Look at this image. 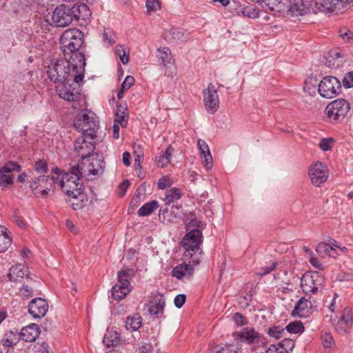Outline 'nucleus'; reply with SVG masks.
<instances>
[{
  "label": "nucleus",
  "instance_id": "f257e3e1",
  "mask_svg": "<svg viewBox=\"0 0 353 353\" xmlns=\"http://www.w3.org/2000/svg\"><path fill=\"white\" fill-rule=\"evenodd\" d=\"M85 65L79 68V63L70 59H53L47 68V74L51 81L59 82L76 81L81 82L84 77Z\"/></svg>",
  "mask_w": 353,
  "mask_h": 353
},
{
  "label": "nucleus",
  "instance_id": "f03ea898",
  "mask_svg": "<svg viewBox=\"0 0 353 353\" xmlns=\"http://www.w3.org/2000/svg\"><path fill=\"white\" fill-rule=\"evenodd\" d=\"M54 174L57 175V185H58L65 194L73 199L80 198V203H72L74 210L82 208L84 205L83 196L82 192V183L81 179L82 171L79 168L73 166L69 172L63 173L61 170L56 168Z\"/></svg>",
  "mask_w": 353,
  "mask_h": 353
},
{
  "label": "nucleus",
  "instance_id": "7ed1b4c3",
  "mask_svg": "<svg viewBox=\"0 0 353 353\" xmlns=\"http://www.w3.org/2000/svg\"><path fill=\"white\" fill-rule=\"evenodd\" d=\"M83 34L78 29H68L61 35L60 42L65 59H70L79 63V68L85 65V55L83 50Z\"/></svg>",
  "mask_w": 353,
  "mask_h": 353
},
{
  "label": "nucleus",
  "instance_id": "20e7f679",
  "mask_svg": "<svg viewBox=\"0 0 353 353\" xmlns=\"http://www.w3.org/2000/svg\"><path fill=\"white\" fill-rule=\"evenodd\" d=\"M88 12V7L84 3L74 4L72 7L65 5L57 6L52 16V23L57 27H65L69 26L73 21H78L81 17V12Z\"/></svg>",
  "mask_w": 353,
  "mask_h": 353
},
{
  "label": "nucleus",
  "instance_id": "39448f33",
  "mask_svg": "<svg viewBox=\"0 0 353 353\" xmlns=\"http://www.w3.org/2000/svg\"><path fill=\"white\" fill-rule=\"evenodd\" d=\"M202 243V232L201 230H194L188 232L181 241L184 248V256L190 260V263L198 265L201 261L202 250L200 248Z\"/></svg>",
  "mask_w": 353,
  "mask_h": 353
},
{
  "label": "nucleus",
  "instance_id": "423d86ee",
  "mask_svg": "<svg viewBox=\"0 0 353 353\" xmlns=\"http://www.w3.org/2000/svg\"><path fill=\"white\" fill-rule=\"evenodd\" d=\"M99 123L97 115L87 110L78 112L74 120V128L81 131L82 134L86 135L89 139L96 137Z\"/></svg>",
  "mask_w": 353,
  "mask_h": 353
},
{
  "label": "nucleus",
  "instance_id": "0eeeda50",
  "mask_svg": "<svg viewBox=\"0 0 353 353\" xmlns=\"http://www.w3.org/2000/svg\"><path fill=\"white\" fill-rule=\"evenodd\" d=\"M350 110V103L344 99L330 102L325 109V115L330 123H340L347 117Z\"/></svg>",
  "mask_w": 353,
  "mask_h": 353
},
{
  "label": "nucleus",
  "instance_id": "6e6552de",
  "mask_svg": "<svg viewBox=\"0 0 353 353\" xmlns=\"http://www.w3.org/2000/svg\"><path fill=\"white\" fill-rule=\"evenodd\" d=\"M57 185V175L54 171L51 176L39 175L32 179L30 184L31 190L37 196H46Z\"/></svg>",
  "mask_w": 353,
  "mask_h": 353
},
{
  "label": "nucleus",
  "instance_id": "1a4fd4ad",
  "mask_svg": "<svg viewBox=\"0 0 353 353\" xmlns=\"http://www.w3.org/2000/svg\"><path fill=\"white\" fill-rule=\"evenodd\" d=\"M341 90L339 80L333 76L325 77L318 84V92L323 98L336 97Z\"/></svg>",
  "mask_w": 353,
  "mask_h": 353
},
{
  "label": "nucleus",
  "instance_id": "9d476101",
  "mask_svg": "<svg viewBox=\"0 0 353 353\" xmlns=\"http://www.w3.org/2000/svg\"><path fill=\"white\" fill-rule=\"evenodd\" d=\"M324 279L319 272L305 273L301 278V286L307 294H316L323 288Z\"/></svg>",
  "mask_w": 353,
  "mask_h": 353
},
{
  "label": "nucleus",
  "instance_id": "9b49d317",
  "mask_svg": "<svg viewBox=\"0 0 353 353\" xmlns=\"http://www.w3.org/2000/svg\"><path fill=\"white\" fill-rule=\"evenodd\" d=\"M130 270H121L118 272V281L112 288L114 299L121 300L125 298L131 291L128 279L130 276Z\"/></svg>",
  "mask_w": 353,
  "mask_h": 353
},
{
  "label": "nucleus",
  "instance_id": "f8f14e48",
  "mask_svg": "<svg viewBox=\"0 0 353 353\" xmlns=\"http://www.w3.org/2000/svg\"><path fill=\"white\" fill-rule=\"evenodd\" d=\"M59 83L60 84L57 86L56 89L59 97L68 101H73L77 99L80 94L79 82L70 81V83Z\"/></svg>",
  "mask_w": 353,
  "mask_h": 353
},
{
  "label": "nucleus",
  "instance_id": "ddd939ff",
  "mask_svg": "<svg viewBox=\"0 0 353 353\" xmlns=\"http://www.w3.org/2000/svg\"><path fill=\"white\" fill-rule=\"evenodd\" d=\"M308 175L314 185L320 186L327 181L328 170L326 165L323 163L316 162L310 167Z\"/></svg>",
  "mask_w": 353,
  "mask_h": 353
},
{
  "label": "nucleus",
  "instance_id": "4468645a",
  "mask_svg": "<svg viewBox=\"0 0 353 353\" xmlns=\"http://www.w3.org/2000/svg\"><path fill=\"white\" fill-rule=\"evenodd\" d=\"M95 137L89 139L86 135L82 134L74 142V150L78 156L83 160L89 157L94 150L93 140Z\"/></svg>",
  "mask_w": 353,
  "mask_h": 353
},
{
  "label": "nucleus",
  "instance_id": "2eb2a0df",
  "mask_svg": "<svg viewBox=\"0 0 353 353\" xmlns=\"http://www.w3.org/2000/svg\"><path fill=\"white\" fill-rule=\"evenodd\" d=\"M103 164L104 162L103 161L94 158L88 164L86 162L83 161L75 167L79 168V170L82 171V176L85 175L88 177L89 180H92L93 176L102 174Z\"/></svg>",
  "mask_w": 353,
  "mask_h": 353
},
{
  "label": "nucleus",
  "instance_id": "dca6fc26",
  "mask_svg": "<svg viewBox=\"0 0 353 353\" xmlns=\"http://www.w3.org/2000/svg\"><path fill=\"white\" fill-rule=\"evenodd\" d=\"M205 107L210 113H214L219 107V98L217 90L212 83H209L203 91Z\"/></svg>",
  "mask_w": 353,
  "mask_h": 353
},
{
  "label": "nucleus",
  "instance_id": "f3484780",
  "mask_svg": "<svg viewBox=\"0 0 353 353\" xmlns=\"http://www.w3.org/2000/svg\"><path fill=\"white\" fill-rule=\"evenodd\" d=\"M314 0H290L289 11L286 12L287 17L303 16L308 13Z\"/></svg>",
  "mask_w": 353,
  "mask_h": 353
},
{
  "label": "nucleus",
  "instance_id": "a211bd4d",
  "mask_svg": "<svg viewBox=\"0 0 353 353\" xmlns=\"http://www.w3.org/2000/svg\"><path fill=\"white\" fill-rule=\"evenodd\" d=\"M21 171V166L17 163L9 161L0 168V186H8L13 183L12 172Z\"/></svg>",
  "mask_w": 353,
  "mask_h": 353
},
{
  "label": "nucleus",
  "instance_id": "6ab92c4d",
  "mask_svg": "<svg viewBox=\"0 0 353 353\" xmlns=\"http://www.w3.org/2000/svg\"><path fill=\"white\" fill-rule=\"evenodd\" d=\"M48 310L47 301L42 298L32 299L28 305V312L34 319L43 317Z\"/></svg>",
  "mask_w": 353,
  "mask_h": 353
},
{
  "label": "nucleus",
  "instance_id": "aec40b11",
  "mask_svg": "<svg viewBox=\"0 0 353 353\" xmlns=\"http://www.w3.org/2000/svg\"><path fill=\"white\" fill-rule=\"evenodd\" d=\"M19 342L17 332L8 331L0 341V353H14V346Z\"/></svg>",
  "mask_w": 353,
  "mask_h": 353
},
{
  "label": "nucleus",
  "instance_id": "412c9836",
  "mask_svg": "<svg viewBox=\"0 0 353 353\" xmlns=\"http://www.w3.org/2000/svg\"><path fill=\"white\" fill-rule=\"evenodd\" d=\"M290 0H262L261 6L265 12L275 11L285 15L289 11Z\"/></svg>",
  "mask_w": 353,
  "mask_h": 353
},
{
  "label": "nucleus",
  "instance_id": "4be33fe9",
  "mask_svg": "<svg viewBox=\"0 0 353 353\" xmlns=\"http://www.w3.org/2000/svg\"><path fill=\"white\" fill-rule=\"evenodd\" d=\"M236 336L241 342L248 345L259 344L261 341V335L254 328L244 327L240 332L236 333Z\"/></svg>",
  "mask_w": 353,
  "mask_h": 353
},
{
  "label": "nucleus",
  "instance_id": "5701e85b",
  "mask_svg": "<svg viewBox=\"0 0 353 353\" xmlns=\"http://www.w3.org/2000/svg\"><path fill=\"white\" fill-rule=\"evenodd\" d=\"M194 265L193 263H181L173 268L172 275L179 280H188L194 274Z\"/></svg>",
  "mask_w": 353,
  "mask_h": 353
},
{
  "label": "nucleus",
  "instance_id": "b1692460",
  "mask_svg": "<svg viewBox=\"0 0 353 353\" xmlns=\"http://www.w3.org/2000/svg\"><path fill=\"white\" fill-rule=\"evenodd\" d=\"M353 323L352 317L349 308L345 307L343 315L340 319L335 323V329L339 333H347Z\"/></svg>",
  "mask_w": 353,
  "mask_h": 353
},
{
  "label": "nucleus",
  "instance_id": "393cba45",
  "mask_svg": "<svg viewBox=\"0 0 353 353\" xmlns=\"http://www.w3.org/2000/svg\"><path fill=\"white\" fill-rule=\"evenodd\" d=\"M197 146L200 157L202 159V164L207 169H210L212 167L213 163L208 145L204 140L199 139L197 141Z\"/></svg>",
  "mask_w": 353,
  "mask_h": 353
},
{
  "label": "nucleus",
  "instance_id": "a878e982",
  "mask_svg": "<svg viewBox=\"0 0 353 353\" xmlns=\"http://www.w3.org/2000/svg\"><path fill=\"white\" fill-rule=\"evenodd\" d=\"M312 312V303L310 301L305 298L300 299L294 310L292 312V315L299 317H307Z\"/></svg>",
  "mask_w": 353,
  "mask_h": 353
},
{
  "label": "nucleus",
  "instance_id": "bb28decb",
  "mask_svg": "<svg viewBox=\"0 0 353 353\" xmlns=\"http://www.w3.org/2000/svg\"><path fill=\"white\" fill-rule=\"evenodd\" d=\"M19 340L22 339L27 342H32L39 335V327L37 324L32 323L23 327L19 334Z\"/></svg>",
  "mask_w": 353,
  "mask_h": 353
},
{
  "label": "nucleus",
  "instance_id": "cd10ccee",
  "mask_svg": "<svg viewBox=\"0 0 353 353\" xmlns=\"http://www.w3.org/2000/svg\"><path fill=\"white\" fill-rule=\"evenodd\" d=\"M163 38L170 43H177L185 41L188 37L182 30L172 28L164 32Z\"/></svg>",
  "mask_w": 353,
  "mask_h": 353
},
{
  "label": "nucleus",
  "instance_id": "c85d7f7f",
  "mask_svg": "<svg viewBox=\"0 0 353 353\" xmlns=\"http://www.w3.org/2000/svg\"><path fill=\"white\" fill-rule=\"evenodd\" d=\"M28 268L22 264H17L10 268L8 278L11 281H17L28 275Z\"/></svg>",
  "mask_w": 353,
  "mask_h": 353
},
{
  "label": "nucleus",
  "instance_id": "c756f323",
  "mask_svg": "<svg viewBox=\"0 0 353 353\" xmlns=\"http://www.w3.org/2000/svg\"><path fill=\"white\" fill-rule=\"evenodd\" d=\"M165 305V299L161 296L154 298L148 304V312L152 315L162 314Z\"/></svg>",
  "mask_w": 353,
  "mask_h": 353
},
{
  "label": "nucleus",
  "instance_id": "7c9ffc66",
  "mask_svg": "<svg viewBox=\"0 0 353 353\" xmlns=\"http://www.w3.org/2000/svg\"><path fill=\"white\" fill-rule=\"evenodd\" d=\"M12 243V239L8 229L0 225V252H4L8 250Z\"/></svg>",
  "mask_w": 353,
  "mask_h": 353
},
{
  "label": "nucleus",
  "instance_id": "2f4dec72",
  "mask_svg": "<svg viewBox=\"0 0 353 353\" xmlns=\"http://www.w3.org/2000/svg\"><path fill=\"white\" fill-rule=\"evenodd\" d=\"M142 325V319L138 314H134L127 317L125 327L128 331L134 332L138 330Z\"/></svg>",
  "mask_w": 353,
  "mask_h": 353
},
{
  "label": "nucleus",
  "instance_id": "473e14b6",
  "mask_svg": "<svg viewBox=\"0 0 353 353\" xmlns=\"http://www.w3.org/2000/svg\"><path fill=\"white\" fill-rule=\"evenodd\" d=\"M157 57L163 65H167L172 61L171 50L168 47L158 48Z\"/></svg>",
  "mask_w": 353,
  "mask_h": 353
},
{
  "label": "nucleus",
  "instance_id": "72a5a7b5",
  "mask_svg": "<svg viewBox=\"0 0 353 353\" xmlns=\"http://www.w3.org/2000/svg\"><path fill=\"white\" fill-rule=\"evenodd\" d=\"M159 208V203L155 201H151L143 205L137 211L139 216H146L150 215Z\"/></svg>",
  "mask_w": 353,
  "mask_h": 353
},
{
  "label": "nucleus",
  "instance_id": "f704fd0d",
  "mask_svg": "<svg viewBox=\"0 0 353 353\" xmlns=\"http://www.w3.org/2000/svg\"><path fill=\"white\" fill-rule=\"evenodd\" d=\"M339 3V0H316L315 6L321 12H330Z\"/></svg>",
  "mask_w": 353,
  "mask_h": 353
},
{
  "label": "nucleus",
  "instance_id": "c9c22d12",
  "mask_svg": "<svg viewBox=\"0 0 353 353\" xmlns=\"http://www.w3.org/2000/svg\"><path fill=\"white\" fill-rule=\"evenodd\" d=\"M181 196V190L178 188H172L166 191L163 200L166 204H170L177 200H179Z\"/></svg>",
  "mask_w": 353,
  "mask_h": 353
},
{
  "label": "nucleus",
  "instance_id": "e433bc0d",
  "mask_svg": "<svg viewBox=\"0 0 353 353\" xmlns=\"http://www.w3.org/2000/svg\"><path fill=\"white\" fill-rule=\"evenodd\" d=\"M237 15L243 16L251 19H255L259 16L258 11L252 6L245 7L239 6V10H237Z\"/></svg>",
  "mask_w": 353,
  "mask_h": 353
},
{
  "label": "nucleus",
  "instance_id": "4c0bfd02",
  "mask_svg": "<svg viewBox=\"0 0 353 353\" xmlns=\"http://www.w3.org/2000/svg\"><path fill=\"white\" fill-rule=\"evenodd\" d=\"M173 152V149L171 147L167 148V150L157 157L158 166L163 168L170 163V158Z\"/></svg>",
  "mask_w": 353,
  "mask_h": 353
},
{
  "label": "nucleus",
  "instance_id": "58836bf2",
  "mask_svg": "<svg viewBox=\"0 0 353 353\" xmlns=\"http://www.w3.org/2000/svg\"><path fill=\"white\" fill-rule=\"evenodd\" d=\"M318 84L316 79L313 77H309L305 81L303 89L305 92L308 93L310 95H312L315 94L316 88Z\"/></svg>",
  "mask_w": 353,
  "mask_h": 353
},
{
  "label": "nucleus",
  "instance_id": "ea45409f",
  "mask_svg": "<svg viewBox=\"0 0 353 353\" xmlns=\"http://www.w3.org/2000/svg\"><path fill=\"white\" fill-rule=\"evenodd\" d=\"M284 353H291L294 347V341L290 339H285L278 344H275Z\"/></svg>",
  "mask_w": 353,
  "mask_h": 353
},
{
  "label": "nucleus",
  "instance_id": "a19ab883",
  "mask_svg": "<svg viewBox=\"0 0 353 353\" xmlns=\"http://www.w3.org/2000/svg\"><path fill=\"white\" fill-rule=\"evenodd\" d=\"M33 286L25 283L19 290V295L24 299H27L32 296L33 295Z\"/></svg>",
  "mask_w": 353,
  "mask_h": 353
},
{
  "label": "nucleus",
  "instance_id": "79ce46f5",
  "mask_svg": "<svg viewBox=\"0 0 353 353\" xmlns=\"http://www.w3.org/2000/svg\"><path fill=\"white\" fill-rule=\"evenodd\" d=\"M286 330L289 333L299 334L302 333L304 330V327L301 322L294 321L289 323L286 327Z\"/></svg>",
  "mask_w": 353,
  "mask_h": 353
},
{
  "label": "nucleus",
  "instance_id": "37998d69",
  "mask_svg": "<svg viewBox=\"0 0 353 353\" xmlns=\"http://www.w3.org/2000/svg\"><path fill=\"white\" fill-rule=\"evenodd\" d=\"M202 226V222L196 219L194 216H192L190 221L186 223V230L188 232L194 230H201Z\"/></svg>",
  "mask_w": 353,
  "mask_h": 353
},
{
  "label": "nucleus",
  "instance_id": "c03bdc74",
  "mask_svg": "<svg viewBox=\"0 0 353 353\" xmlns=\"http://www.w3.org/2000/svg\"><path fill=\"white\" fill-rule=\"evenodd\" d=\"M174 183L173 180L168 176H164L160 178L157 182V187L160 190H164L170 188Z\"/></svg>",
  "mask_w": 353,
  "mask_h": 353
},
{
  "label": "nucleus",
  "instance_id": "a18cd8bd",
  "mask_svg": "<svg viewBox=\"0 0 353 353\" xmlns=\"http://www.w3.org/2000/svg\"><path fill=\"white\" fill-rule=\"evenodd\" d=\"M104 45L109 47L114 43V35L110 30H105L103 34Z\"/></svg>",
  "mask_w": 353,
  "mask_h": 353
},
{
  "label": "nucleus",
  "instance_id": "49530a36",
  "mask_svg": "<svg viewBox=\"0 0 353 353\" xmlns=\"http://www.w3.org/2000/svg\"><path fill=\"white\" fill-rule=\"evenodd\" d=\"M331 250V245L325 243H320L317 245L316 251L322 257L328 256L329 251Z\"/></svg>",
  "mask_w": 353,
  "mask_h": 353
},
{
  "label": "nucleus",
  "instance_id": "de8ad7c7",
  "mask_svg": "<svg viewBox=\"0 0 353 353\" xmlns=\"http://www.w3.org/2000/svg\"><path fill=\"white\" fill-rule=\"evenodd\" d=\"M119 341V338L116 334H106L104 337L103 342L108 347L114 346Z\"/></svg>",
  "mask_w": 353,
  "mask_h": 353
},
{
  "label": "nucleus",
  "instance_id": "09e8293b",
  "mask_svg": "<svg viewBox=\"0 0 353 353\" xmlns=\"http://www.w3.org/2000/svg\"><path fill=\"white\" fill-rule=\"evenodd\" d=\"M334 142V141L332 138H324L321 140L319 146L323 151H329L332 150Z\"/></svg>",
  "mask_w": 353,
  "mask_h": 353
},
{
  "label": "nucleus",
  "instance_id": "8fccbe9b",
  "mask_svg": "<svg viewBox=\"0 0 353 353\" xmlns=\"http://www.w3.org/2000/svg\"><path fill=\"white\" fill-rule=\"evenodd\" d=\"M116 54L119 56L120 60L123 64H127L129 61V57L126 54V52L122 46L117 45L114 48Z\"/></svg>",
  "mask_w": 353,
  "mask_h": 353
},
{
  "label": "nucleus",
  "instance_id": "3c124183",
  "mask_svg": "<svg viewBox=\"0 0 353 353\" xmlns=\"http://www.w3.org/2000/svg\"><path fill=\"white\" fill-rule=\"evenodd\" d=\"M268 334L275 339H280L285 334L284 329L279 326H274L269 328Z\"/></svg>",
  "mask_w": 353,
  "mask_h": 353
},
{
  "label": "nucleus",
  "instance_id": "603ef678",
  "mask_svg": "<svg viewBox=\"0 0 353 353\" xmlns=\"http://www.w3.org/2000/svg\"><path fill=\"white\" fill-rule=\"evenodd\" d=\"M145 6L148 12L157 11L161 9L159 0H146Z\"/></svg>",
  "mask_w": 353,
  "mask_h": 353
},
{
  "label": "nucleus",
  "instance_id": "864d4df0",
  "mask_svg": "<svg viewBox=\"0 0 353 353\" xmlns=\"http://www.w3.org/2000/svg\"><path fill=\"white\" fill-rule=\"evenodd\" d=\"M34 168L38 173H46L48 170L47 163L45 161L39 160L35 163Z\"/></svg>",
  "mask_w": 353,
  "mask_h": 353
},
{
  "label": "nucleus",
  "instance_id": "5fc2aeb1",
  "mask_svg": "<svg viewBox=\"0 0 353 353\" xmlns=\"http://www.w3.org/2000/svg\"><path fill=\"white\" fill-rule=\"evenodd\" d=\"M134 78L132 76H127L121 84L122 91L129 90L134 83Z\"/></svg>",
  "mask_w": 353,
  "mask_h": 353
},
{
  "label": "nucleus",
  "instance_id": "6e6d98bb",
  "mask_svg": "<svg viewBox=\"0 0 353 353\" xmlns=\"http://www.w3.org/2000/svg\"><path fill=\"white\" fill-rule=\"evenodd\" d=\"M343 84L345 88L353 86V72H348L343 79Z\"/></svg>",
  "mask_w": 353,
  "mask_h": 353
},
{
  "label": "nucleus",
  "instance_id": "4d7b16f0",
  "mask_svg": "<svg viewBox=\"0 0 353 353\" xmlns=\"http://www.w3.org/2000/svg\"><path fill=\"white\" fill-rule=\"evenodd\" d=\"M233 321L237 325H243L246 324L245 316L239 312H236L233 316Z\"/></svg>",
  "mask_w": 353,
  "mask_h": 353
},
{
  "label": "nucleus",
  "instance_id": "13d9d810",
  "mask_svg": "<svg viewBox=\"0 0 353 353\" xmlns=\"http://www.w3.org/2000/svg\"><path fill=\"white\" fill-rule=\"evenodd\" d=\"M185 300H186V296L185 294H178L177 296H176V297L174 299L175 306L178 308H181L185 303Z\"/></svg>",
  "mask_w": 353,
  "mask_h": 353
},
{
  "label": "nucleus",
  "instance_id": "bf43d9fd",
  "mask_svg": "<svg viewBox=\"0 0 353 353\" xmlns=\"http://www.w3.org/2000/svg\"><path fill=\"white\" fill-rule=\"evenodd\" d=\"M322 341L323 345L328 347L331 346L333 342V338L330 334H325L322 336Z\"/></svg>",
  "mask_w": 353,
  "mask_h": 353
},
{
  "label": "nucleus",
  "instance_id": "052dcab7",
  "mask_svg": "<svg viewBox=\"0 0 353 353\" xmlns=\"http://www.w3.org/2000/svg\"><path fill=\"white\" fill-rule=\"evenodd\" d=\"M134 154H136V157L134 159V165H135L136 170H137L138 169L140 170L141 168V158L143 157V152L141 151H140L139 153H138V152L137 150H134Z\"/></svg>",
  "mask_w": 353,
  "mask_h": 353
},
{
  "label": "nucleus",
  "instance_id": "680f3d73",
  "mask_svg": "<svg viewBox=\"0 0 353 353\" xmlns=\"http://www.w3.org/2000/svg\"><path fill=\"white\" fill-rule=\"evenodd\" d=\"M310 263L313 267L319 270H323V265L320 263L317 258L311 256L310 258Z\"/></svg>",
  "mask_w": 353,
  "mask_h": 353
},
{
  "label": "nucleus",
  "instance_id": "e2e57ef3",
  "mask_svg": "<svg viewBox=\"0 0 353 353\" xmlns=\"http://www.w3.org/2000/svg\"><path fill=\"white\" fill-rule=\"evenodd\" d=\"M130 185V183L128 180H125L124 181H123L119 186V195L121 196H123L125 193V191L127 190V188L129 187Z\"/></svg>",
  "mask_w": 353,
  "mask_h": 353
},
{
  "label": "nucleus",
  "instance_id": "0e129e2a",
  "mask_svg": "<svg viewBox=\"0 0 353 353\" xmlns=\"http://www.w3.org/2000/svg\"><path fill=\"white\" fill-rule=\"evenodd\" d=\"M274 268H275V263H272L271 265H270L268 266H265V267L263 268L261 270V272H259V274L261 276L266 275V274H269L270 272H272V270H274Z\"/></svg>",
  "mask_w": 353,
  "mask_h": 353
},
{
  "label": "nucleus",
  "instance_id": "69168bd1",
  "mask_svg": "<svg viewBox=\"0 0 353 353\" xmlns=\"http://www.w3.org/2000/svg\"><path fill=\"white\" fill-rule=\"evenodd\" d=\"M123 163L125 165L129 166L131 163V155L130 152H125L123 154Z\"/></svg>",
  "mask_w": 353,
  "mask_h": 353
},
{
  "label": "nucleus",
  "instance_id": "338daca9",
  "mask_svg": "<svg viewBox=\"0 0 353 353\" xmlns=\"http://www.w3.org/2000/svg\"><path fill=\"white\" fill-rule=\"evenodd\" d=\"M266 353H284L282 350H281L275 344L271 345L268 350H266Z\"/></svg>",
  "mask_w": 353,
  "mask_h": 353
},
{
  "label": "nucleus",
  "instance_id": "774afa93",
  "mask_svg": "<svg viewBox=\"0 0 353 353\" xmlns=\"http://www.w3.org/2000/svg\"><path fill=\"white\" fill-rule=\"evenodd\" d=\"M341 37L343 38V39L344 41H349L351 39H352L353 34L350 30H347V31H346L345 32H341Z\"/></svg>",
  "mask_w": 353,
  "mask_h": 353
}]
</instances>
